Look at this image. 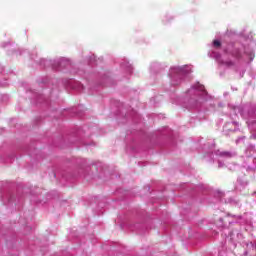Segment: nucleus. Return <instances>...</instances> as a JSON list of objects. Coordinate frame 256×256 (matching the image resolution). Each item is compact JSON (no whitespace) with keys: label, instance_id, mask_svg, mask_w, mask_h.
<instances>
[{"label":"nucleus","instance_id":"f257e3e1","mask_svg":"<svg viewBox=\"0 0 256 256\" xmlns=\"http://www.w3.org/2000/svg\"><path fill=\"white\" fill-rule=\"evenodd\" d=\"M213 45H214V47H221V41H219V40H214V41H213Z\"/></svg>","mask_w":256,"mask_h":256}]
</instances>
